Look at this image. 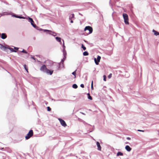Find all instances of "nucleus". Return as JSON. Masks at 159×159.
Listing matches in <instances>:
<instances>
[{
  "label": "nucleus",
  "instance_id": "obj_1",
  "mask_svg": "<svg viewBox=\"0 0 159 159\" xmlns=\"http://www.w3.org/2000/svg\"><path fill=\"white\" fill-rule=\"evenodd\" d=\"M34 134V132L32 130H30L26 136H25L26 139L27 140L32 137Z\"/></svg>",
  "mask_w": 159,
  "mask_h": 159
},
{
  "label": "nucleus",
  "instance_id": "obj_2",
  "mask_svg": "<svg viewBox=\"0 0 159 159\" xmlns=\"http://www.w3.org/2000/svg\"><path fill=\"white\" fill-rule=\"evenodd\" d=\"M123 16L124 20V22L125 24L129 25V18L128 15L126 13H123Z\"/></svg>",
  "mask_w": 159,
  "mask_h": 159
},
{
  "label": "nucleus",
  "instance_id": "obj_3",
  "mask_svg": "<svg viewBox=\"0 0 159 159\" xmlns=\"http://www.w3.org/2000/svg\"><path fill=\"white\" fill-rule=\"evenodd\" d=\"M86 30H88L89 31V34H91L93 31L92 28L90 26H86L84 28V31H85Z\"/></svg>",
  "mask_w": 159,
  "mask_h": 159
},
{
  "label": "nucleus",
  "instance_id": "obj_4",
  "mask_svg": "<svg viewBox=\"0 0 159 159\" xmlns=\"http://www.w3.org/2000/svg\"><path fill=\"white\" fill-rule=\"evenodd\" d=\"M46 66L45 65H43L40 68V70L41 71L46 72V71L47 70Z\"/></svg>",
  "mask_w": 159,
  "mask_h": 159
},
{
  "label": "nucleus",
  "instance_id": "obj_5",
  "mask_svg": "<svg viewBox=\"0 0 159 159\" xmlns=\"http://www.w3.org/2000/svg\"><path fill=\"white\" fill-rule=\"evenodd\" d=\"M101 58V57L100 56H98L97 58V61L96 59V58H94V61L95 63V64L96 65H98V64H99L98 63H99V62H100Z\"/></svg>",
  "mask_w": 159,
  "mask_h": 159
},
{
  "label": "nucleus",
  "instance_id": "obj_6",
  "mask_svg": "<svg viewBox=\"0 0 159 159\" xmlns=\"http://www.w3.org/2000/svg\"><path fill=\"white\" fill-rule=\"evenodd\" d=\"M59 120L62 126L64 127L66 126L67 125L65 122L63 120L61 119H59Z\"/></svg>",
  "mask_w": 159,
  "mask_h": 159
},
{
  "label": "nucleus",
  "instance_id": "obj_7",
  "mask_svg": "<svg viewBox=\"0 0 159 159\" xmlns=\"http://www.w3.org/2000/svg\"><path fill=\"white\" fill-rule=\"evenodd\" d=\"M29 21L31 23V25L34 27H36V25L34 23V22L32 18L29 17Z\"/></svg>",
  "mask_w": 159,
  "mask_h": 159
},
{
  "label": "nucleus",
  "instance_id": "obj_8",
  "mask_svg": "<svg viewBox=\"0 0 159 159\" xmlns=\"http://www.w3.org/2000/svg\"><path fill=\"white\" fill-rule=\"evenodd\" d=\"M53 72V70H49L48 69H47L46 71V73L48 74H49L50 75H52Z\"/></svg>",
  "mask_w": 159,
  "mask_h": 159
},
{
  "label": "nucleus",
  "instance_id": "obj_9",
  "mask_svg": "<svg viewBox=\"0 0 159 159\" xmlns=\"http://www.w3.org/2000/svg\"><path fill=\"white\" fill-rule=\"evenodd\" d=\"M96 144H97V146L98 147V150L99 151H101V146L100 145V144L99 142H97Z\"/></svg>",
  "mask_w": 159,
  "mask_h": 159
},
{
  "label": "nucleus",
  "instance_id": "obj_10",
  "mask_svg": "<svg viewBox=\"0 0 159 159\" xmlns=\"http://www.w3.org/2000/svg\"><path fill=\"white\" fill-rule=\"evenodd\" d=\"M125 148L128 152H130L131 150V148L128 145L126 146Z\"/></svg>",
  "mask_w": 159,
  "mask_h": 159
},
{
  "label": "nucleus",
  "instance_id": "obj_11",
  "mask_svg": "<svg viewBox=\"0 0 159 159\" xmlns=\"http://www.w3.org/2000/svg\"><path fill=\"white\" fill-rule=\"evenodd\" d=\"M7 37L6 34L5 33H2L1 34V38L3 39H6Z\"/></svg>",
  "mask_w": 159,
  "mask_h": 159
},
{
  "label": "nucleus",
  "instance_id": "obj_12",
  "mask_svg": "<svg viewBox=\"0 0 159 159\" xmlns=\"http://www.w3.org/2000/svg\"><path fill=\"white\" fill-rule=\"evenodd\" d=\"M152 32L154 33V34L155 35L157 36L159 35V32L157 31L154 30H152Z\"/></svg>",
  "mask_w": 159,
  "mask_h": 159
},
{
  "label": "nucleus",
  "instance_id": "obj_13",
  "mask_svg": "<svg viewBox=\"0 0 159 159\" xmlns=\"http://www.w3.org/2000/svg\"><path fill=\"white\" fill-rule=\"evenodd\" d=\"M55 38L57 41L60 43H61V38H60L59 37H56Z\"/></svg>",
  "mask_w": 159,
  "mask_h": 159
},
{
  "label": "nucleus",
  "instance_id": "obj_14",
  "mask_svg": "<svg viewBox=\"0 0 159 159\" xmlns=\"http://www.w3.org/2000/svg\"><path fill=\"white\" fill-rule=\"evenodd\" d=\"M0 48L2 50H5V49L6 48L4 46L1 44H0Z\"/></svg>",
  "mask_w": 159,
  "mask_h": 159
},
{
  "label": "nucleus",
  "instance_id": "obj_15",
  "mask_svg": "<svg viewBox=\"0 0 159 159\" xmlns=\"http://www.w3.org/2000/svg\"><path fill=\"white\" fill-rule=\"evenodd\" d=\"M87 95L88 96V98L91 100H92V97L90 95V94L89 93H88L87 94Z\"/></svg>",
  "mask_w": 159,
  "mask_h": 159
},
{
  "label": "nucleus",
  "instance_id": "obj_16",
  "mask_svg": "<svg viewBox=\"0 0 159 159\" xmlns=\"http://www.w3.org/2000/svg\"><path fill=\"white\" fill-rule=\"evenodd\" d=\"M83 55L85 56H88L89 55V53L85 51L83 52Z\"/></svg>",
  "mask_w": 159,
  "mask_h": 159
},
{
  "label": "nucleus",
  "instance_id": "obj_17",
  "mask_svg": "<svg viewBox=\"0 0 159 159\" xmlns=\"http://www.w3.org/2000/svg\"><path fill=\"white\" fill-rule=\"evenodd\" d=\"M117 156H123V153L120 152H118L117 154Z\"/></svg>",
  "mask_w": 159,
  "mask_h": 159
},
{
  "label": "nucleus",
  "instance_id": "obj_18",
  "mask_svg": "<svg viewBox=\"0 0 159 159\" xmlns=\"http://www.w3.org/2000/svg\"><path fill=\"white\" fill-rule=\"evenodd\" d=\"M74 15L73 14H71L70 16L69 19L71 20L72 18H74Z\"/></svg>",
  "mask_w": 159,
  "mask_h": 159
},
{
  "label": "nucleus",
  "instance_id": "obj_19",
  "mask_svg": "<svg viewBox=\"0 0 159 159\" xmlns=\"http://www.w3.org/2000/svg\"><path fill=\"white\" fill-rule=\"evenodd\" d=\"M72 87L74 89H77L78 87V86L76 84H74L72 85Z\"/></svg>",
  "mask_w": 159,
  "mask_h": 159
},
{
  "label": "nucleus",
  "instance_id": "obj_20",
  "mask_svg": "<svg viewBox=\"0 0 159 159\" xmlns=\"http://www.w3.org/2000/svg\"><path fill=\"white\" fill-rule=\"evenodd\" d=\"M24 66L25 69L27 71V72L28 73V68L27 67L26 65L25 64Z\"/></svg>",
  "mask_w": 159,
  "mask_h": 159
},
{
  "label": "nucleus",
  "instance_id": "obj_21",
  "mask_svg": "<svg viewBox=\"0 0 159 159\" xmlns=\"http://www.w3.org/2000/svg\"><path fill=\"white\" fill-rule=\"evenodd\" d=\"M76 70L74 72H73L72 73V74L74 75V76H75L74 78H76Z\"/></svg>",
  "mask_w": 159,
  "mask_h": 159
},
{
  "label": "nucleus",
  "instance_id": "obj_22",
  "mask_svg": "<svg viewBox=\"0 0 159 159\" xmlns=\"http://www.w3.org/2000/svg\"><path fill=\"white\" fill-rule=\"evenodd\" d=\"M81 48L83 49L84 50H85L86 49V48L84 46L83 44L81 45Z\"/></svg>",
  "mask_w": 159,
  "mask_h": 159
},
{
  "label": "nucleus",
  "instance_id": "obj_23",
  "mask_svg": "<svg viewBox=\"0 0 159 159\" xmlns=\"http://www.w3.org/2000/svg\"><path fill=\"white\" fill-rule=\"evenodd\" d=\"M91 88L92 90L93 89V81H92L91 84Z\"/></svg>",
  "mask_w": 159,
  "mask_h": 159
},
{
  "label": "nucleus",
  "instance_id": "obj_24",
  "mask_svg": "<svg viewBox=\"0 0 159 159\" xmlns=\"http://www.w3.org/2000/svg\"><path fill=\"white\" fill-rule=\"evenodd\" d=\"M103 80L105 81H106V76L105 75H104L103 76Z\"/></svg>",
  "mask_w": 159,
  "mask_h": 159
},
{
  "label": "nucleus",
  "instance_id": "obj_25",
  "mask_svg": "<svg viewBox=\"0 0 159 159\" xmlns=\"http://www.w3.org/2000/svg\"><path fill=\"white\" fill-rule=\"evenodd\" d=\"M112 74H110L108 76V77L109 79H110L111 78L112 76Z\"/></svg>",
  "mask_w": 159,
  "mask_h": 159
},
{
  "label": "nucleus",
  "instance_id": "obj_26",
  "mask_svg": "<svg viewBox=\"0 0 159 159\" xmlns=\"http://www.w3.org/2000/svg\"><path fill=\"white\" fill-rule=\"evenodd\" d=\"M47 110L48 111H51V109L50 108V107H47Z\"/></svg>",
  "mask_w": 159,
  "mask_h": 159
},
{
  "label": "nucleus",
  "instance_id": "obj_27",
  "mask_svg": "<svg viewBox=\"0 0 159 159\" xmlns=\"http://www.w3.org/2000/svg\"><path fill=\"white\" fill-rule=\"evenodd\" d=\"M21 52L25 53H27V52L26 51L24 50V49H23V50L21 51Z\"/></svg>",
  "mask_w": 159,
  "mask_h": 159
},
{
  "label": "nucleus",
  "instance_id": "obj_28",
  "mask_svg": "<svg viewBox=\"0 0 159 159\" xmlns=\"http://www.w3.org/2000/svg\"><path fill=\"white\" fill-rule=\"evenodd\" d=\"M80 86L82 88H84V85L83 84H81L80 85Z\"/></svg>",
  "mask_w": 159,
  "mask_h": 159
},
{
  "label": "nucleus",
  "instance_id": "obj_29",
  "mask_svg": "<svg viewBox=\"0 0 159 159\" xmlns=\"http://www.w3.org/2000/svg\"><path fill=\"white\" fill-rule=\"evenodd\" d=\"M44 31L45 32H51L50 30H44Z\"/></svg>",
  "mask_w": 159,
  "mask_h": 159
},
{
  "label": "nucleus",
  "instance_id": "obj_30",
  "mask_svg": "<svg viewBox=\"0 0 159 159\" xmlns=\"http://www.w3.org/2000/svg\"><path fill=\"white\" fill-rule=\"evenodd\" d=\"M138 131H142V132H143L144 131H143V130H139V129L138 130Z\"/></svg>",
  "mask_w": 159,
  "mask_h": 159
},
{
  "label": "nucleus",
  "instance_id": "obj_31",
  "mask_svg": "<svg viewBox=\"0 0 159 159\" xmlns=\"http://www.w3.org/2000/svg\"><path fill=\"white\" fill-rule=\"evenodd\" d=\"M4 148H0V149L1 150H4Z\"/></svg>",
  "mask_w": 159,
  "mask_h": 159
},
{
  "label": "nucleus",
  "instance_id": "obj_32",
  "mask_svg": "<svg viewBox=\"0 0 159 159\" xmlns=\"http://www.w3.org/2000/svg\"><path fill=\"white\" fill-rule=\"evenodd\" d=\"M18 17L19 18H24L23 17H21V16H19Z\"/></svg>",
  "mask_w": 159,
  "mask_h": 159
},
{
  "label": "nucleus",
  "instance_id": "obj_33",
  "mask_svg": "<svg viewBox=\"0 0 159 159\" xmlns=\"http://www.w3.org/2000/svg\"><path fill=\"white\" fill-rule=\"evenodd\" d=\"M63 46L64 47H65V46H64V40H63Z\"/></svg>",
  "mask_w": 159,
  "mask_h": 159
},
{
  "label": "nucleus",
  "instance_id": "obj_34",
  "mask_svg": "<svg viewBox=\"0 0 159 159\" xmlns=\"http://www.w3.org/2000/svg\"><path fill=\"white\" fill-rule=\"evenodd\" d=\"M32 58L34 60H35V59L34 57H32Z\"/></svg>",
  "mask_w": 159,
  "mask_h": 159
},
{
  "label": "nucleus",
  "instance_id": "obj_35",
  "mask_svg": "<svg viewBox=\"0 0 159 159\" xmlns=\"http://www.w3.org/2000/svg\"><path fill=\"white\" fill-rule=\"evenodd\" d=\"M73 21L72 20H71V21H70V22H71V23H73Z\"/></svg>",
  "mask_w": 159,
  "mask_h": 159
},
{
  "label": "nucleus",
  "instance_id": "obj_36",
  "mask_svg": "<svg viewBox=\"0 0 159 159\" xmlns=\"http://www.w3.org/2000/svg\"><path fill=\"white\" fill-rule=\"evenodd\" d=\"M130 138H129V137H128L127 138V139H128V140H129L130 139Z\"/></svg>",
  "mask_w": 159,
  "mask_h": 159
},
{
  "label": "nucleus",
  "instance_id": "obj_37",
  "mask_svg": "<svg viewBox=\"0 0 159 159\" xmlns=\"http://www.w3.org/2000/svg\"><path fill=\"white\" fill-rule=\"evenodd\" d=\"M15 49H16V50H17L18 49V48H15Z\"/></svg>",
  "mask_w": 159,
  "mask_h": 159
},
{
  "label": "nucleus",
  "instance_id": "obj_38",
  "mask_svg": "<svg viewBox=\"0 0 159 159\" xmlns=\"http://www.w3.org/2000/svg\"><path fill=\"white\" fill-rule=\"evenodd\" d=\"M12 51H13V52H16V51H15L14 50H13Z\"/></svg>",
  "mask_w": 159,
  "mask_h": 159
},
{
  "label": "nucleus",
  "instance_id": "obj_39",
  "mask_svg": "<svg viewBox=\"0 0 159 159\" xmlns=\"http://www.w3.org/2000/svg\"><path fill=\"white\" fill-rule=\"evenodd\" d=\"M61 61H63V60H62Z\"/></svg>",
  "mask_w": 159,
  "mask_h": 159
}]
</instances>
